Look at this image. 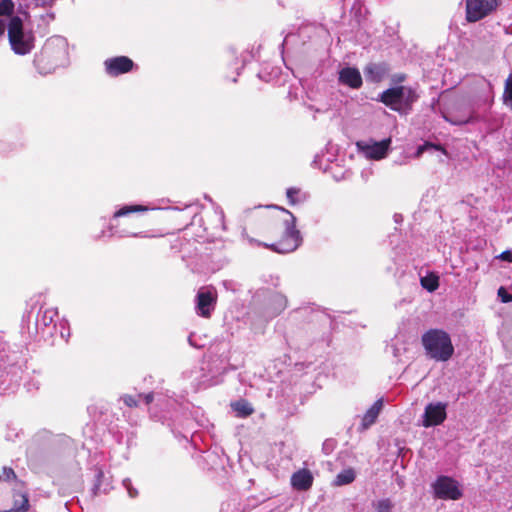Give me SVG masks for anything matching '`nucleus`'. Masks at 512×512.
I'll list each match as a JSON object with an SVG mask.
<instances>
[{
	"instance_id": "f257e3e1",
	"label": "nucleus",
	"mask_w": 512,
	"mask_h": 512,
	"mask_svg": "<svg viewBox=\"0 0 512 512\" xmlns=\"http://www.w3.org/2000/svg\"><path fill=\"white\" fill-rule=\"evenodd\" d=\"M68 43L62 36H53L46 40L39 54H36L33 63L39 73L46 74L56 67L67 62Z\"/></svg>"
},
{
	"instance_id": "f03ea898",
	"label": "nucleus",
	"mask_w": 512,
	"mask_h": 512,
	"mask_svg": "<svg viewBox=\"0 0 512 512\" xmlns=\"http://www.w3.org/2000/svg\"><path fill=\"white\" fill-rule=\"evenodd\" d=\"M421 342L428 358L437 362H446L454 354V346L450 335L441 329L426 331Z\"/></svg>"
},
{
	"instance_id": "7ed1b4c3",
	"label": "nucleus",
	"mask_w": 512,
	"mask_h": 512,
	"mask_svg": "<svg viewBox=\"0 0 512 512\" xmlns=\"http://www.w3.org/2000/svg\"><path fill=\"white\" fill-rule=\"evenodd\" d=\"M7 36L11 50L17 55H27L35 48V35L25 26L21 16H15L7 23Z\"/></svg>"
},
{
	"instance_id": "20e7f679",
	"label": "nucleus",
	"mask_w": 512,
	"mask_h": 512,
	"mask_svg": "<svg viewBox=\"0 0 512 512\" xmlns=\"http://www.w3.org/2000/svg\"><path fill=\"white\" fill-rule=\"evenodd\" d=\"M282 211L285 213V218L282 220L283 233L280 240L272 244H263V246L279 254H288L301 246L303 238L296 228V217L284 208Z\"/></svg>"
},
{
	"instance_id": "39448f33",
	"label": "nucleus",
	"mask_w": 512,
	"mask_h": 512,
	"mask_svg": "<svg viewBox=\"0 0 512 512\" xmlns=\"http://www.w3.org/2000/svg\"><path fill=\"white\" fill-rule=\"evenodd\" d=\"M418 98L416 89L408 86L392 87L379 95L382 103L400 114H408Z\"/></svg>"
},
{
	"instance_id": "423d86ee",
	"label": "nucleus",
	"mask_w": 512,
	"mask_h": 512,
	"mask_svg": "<svg viewBox=\"0 0 512 512\" xmlns=\"http://www.w3.org/2000/svg\"><path fill=\"white\" fill-rule=\"evenodd\" d=\"M58 315V312L54 308L38 307L37 303L31 305L30 309L24 315V322L27 324L29 334H40L44 333L46 328L53 323L54 318Z\"/></svg>"
},
{
	"instance_id": "0eeeda50",
	"label": "nucleus",
	"mask_w": 512,
	"mask_h": 512,
	"mask_svg": "<svg viewBox=\"0 0 512 512\" xmlns=\"http://www.w3.org/2000/svg\"><path fill=\"white\" fill-rule=\"evenodd\" d=\"M121 400L128 407H137L140 400H143L146 405L156 401V406L167 410L174 409L176 406V400L172 396L158 392H150L145 395L138 394L137 396L124 395L121 397Z\"/></svg>"
},
{
	"instance_id": "6e6552de",
	"label": "nucleus",
	"mask_w": 512,
	"mask_h": 512,
	"mask_svg": "<svg viewBox=\"0 0 512 512\" xmlns=\"http://www.w3.org/2000/svg\"><path fill=\"white\" fill-rule=\"evenodd\" d=\"M500 0H467L466 19L468 22H476L494 11Z\"/></svg>"
},
{
	"instance_id": "1a4fd4ad",
	"label": "nucleus",
	"mask_w": 512,
	"mask_h": 512,
	"mask_svg": "<svg viewBox=\"0 0 512 512\" xmlns=\"http://www.w3.org/2000/svg\"><path fill=\"white\" fill-rule=\"evenodd\" d=\"M434 494L439 499L458 500L462 496L458 482L449 476H439L432 484Z\"/></svg>"
},
{
	"instance_id": "9d476101",
	"label": "nucleus",
	"mask_w": 512,
	"mask_h": 512,
	"mask_svg": "<svg viewBox=\"0 0 512 512\" xmlns=\"http://www.w3.org/2000/svg\"><path fill=\"white\" fill-rule=\"evenodd\" d=\"M391 145V139L386 138L381 141H359L358 149L369 159L380 160L386 157Z\"/></svg>"
},
{
	"instance_id": "9b49d317",
	"label": "nucleus",
	"mask_w": 512,
	"mask_h": 512,
	"mask_svg": "<svg viewBox=\"0 0 512 512\" xmlns=\"http://www.w3.org/2000/svg\"><path fill=\"white\" fill-rule=\"evenodd\" d=\"M446 409L447 404L443 402L427 404L422 416V425L428 428L442 424L447 417Z\"/></svg>"
},
{
	"instance_id": "f8f14e48",
	"label": "nucleus",
	"mask_w": 512,
	"mask_h": 512,
	"mask_svg": "<svg viewBox=\"0 0 512 512\" xmlns=\"http://www.w3.org/2000/svg\"><path fill=\"white\" fill-rule=\"evenodd\" d=\"M216 295L209 288L199 289L195 299L197 315L209 318L216 305Z\"/></svg>"
},
{
	"instance_id": "ddd939ff",
	"label": "nucleus",
	"mask_w": 512,
	"mask_h": 512,
	"mask_svg": "<svg viewBox=\"0 0 512 512\" xmlns=\"http://www.w3.org/2000/svg\"><path fill=\"white\" fill-rule=\"evenodd\" d=\"M105 71L109 76L116 77L130 72L134 62L127 56H116L104 61Z\"/></svg>"
},
{
	"instance_id": "4468645a",
	"label": "nucleus",
	"mask_w": 512,
	"mask_h": 512,
	"mask_svg": "<svg viewBox=\"0 0 512 512\" xmlns=\"http://www.w3.org/2000/svg\"><path fill=\"white\" fill-rule=\"evenodd\" d=\"M338 80L341 84L352 89H359L362 86L360 71L355 67H344L339 71Z\"/></svg>"
},
{
	"instance_id": "2eb2a0df",
	"label": "nucleus",
	"mask_w": 512,
	"mask_h": 512,
	"mask_svg": "<svg viewBox=\"0 0 512 512\" xmlns=\"http://www.w3.org/2000/svg\"><path fill=\"white\" fill-rule=\"evenodd\" d=\"M94 483L91 489L93 496H98L101 494H107L111 489V481L108 477L105 476L102 468L95 466L94 469Z\"/></svg>"
},
{
	"instance_id": "dca6fc26",
	"label": "nucleus",
	"mask_w": 512,
	"mask_h": 512,
	"mask_svg": "<svg viewBox=\"0 0 512 512\" xmlns=\"http://www.w3.org/2000/svg\"><path fill=\"white\" fill-rule=\"evenodd\" d=\"M312 484L313 475L308 469H300L291 476V485L298 491H306Z\"/></svg>"
},
{
	"instance_id": "f3484780",
	"label": "nucleus",
	"mask_w": 512,
	"mask_h": 512,
	"mask_svg": "<svg viewBox=\"0 0 512 512\" xmlns=\"http://www.w3.org/2000/svg\"><path fill=\"white\" fill-rule=\"evenodd\" d=\"M287 307V298L280 293H273L269 298V305L266 308L265 315L268 318H274Z\"/></svg>"
},
{
	"instance_id": "a211bd4d",
	"label": "nucleus",
	"mask_w": 512,
	"mask_h": 512,
	"mask_svg": "<svg viewBox=\"0 0 512 512\" xmlns=\"http://www.w3.org/2000/svg\"><path fill=\"white\" fill-rule=\"evenodd\" d=\"M383 407V400L378 399L374 404L366 411L362 417L361 429L366 430L377 420L379 413Z\"/></svg>"
},
{
	"instance_id": "6ab92c4d",
	"label": "nucleus",
	"mask_w": 512,
	"mask_h": 512,
	"mask_svg": "<svg viewBox=\"0 0 512 512\" xmlns=\"http://www.w3.org/2000/svg\"><path fill=\"white\" fill-rule=\"evenodd\" d=\"M20 16L15 14V4L12 0H0V20L5 17L8 22L12 17Z\"/></svg>"
},
{
	"instance_id": "aec40b11",
	"label": "nucleus",
	"mask_w": 512,
	"mask_h": 512,
	"mask_svg": "<svg viewBox=\"0 0 512 512\" xmlns=\"http://www.w3.org/2000/svg\"><path fill=\"white\" fill-rule=\"evenodd\" d=\"M355 471L352 468L341 471L335 477L333 484L335 486H343L352 483L355 480Z\"/></svg>"
},
{
	"instance_id": "412c9836",
	"label": "nucleus",
	"mask_w": 512,
	"mask_h": 512,
	"mask_svg": "<svg viewBox=\"0 0 512 512\" xmlns=\"http://www.w3.org/2000/svg\"><path fill=\"white\" fill-rule=\"evenodd\" d=\"M149 208L147 206H144V205H125L123 206L122 208H120L119 210H117L114 214H113V218H119V217H123V216H127L131 213H134V212H146L148 211Z\"/></svg>"
},
{
	"instance_id": "4be33fe9",
	"label": "nucleus",
	"mask_w": 512,
	"mask_h": 512,
	"mask_svg": "<svg viewBox=\"0 0 512 512\" xmlns=\"http://www.w3.org/2000/svg\"><path fill=\"white\" fill-rule=\"evenodd\" d=\"M420 281L422 287L429 292H434L439 287V277L434 273L421 277Z\"/></svg>"
},
{
	"instance_id": "5701e85b",
	"label": "nucleus",
	"mask_w": 512,
	"mask_h": 512,
	"mask_svg": "<svg viewBox=\"0 0 512 512\" xmlns=\"http://www.w3.org/2000/svg\"><path fill=\"white\" fill-rule=\"evenodd\" d=\"M365 76L368 80L378 82L382 77V69L377 64H369L364 69Z\"/></svg>"
},
{
	"instance_id": "b1692460",
	"label": "nucleus",
	"mask_w": 512,
	"mask_h": 512,
	"mask_svg": "<svg viewBox=\"0 0 512 512\" xmlns=\"http://www.w3.org/2000/svg\"><path fill=\"white\" fill-rule=\"evenodd\" d=\"M232 408L237 413V415L240 417L249 416L253 412V408L245 400H240V401L233 403Z\"/></svg>"
},
{
	"instance_id": "393cba45",
	"label": "nucleus",
	"mask_w": 512,
	"mask_h": 512,
	"mask_svg": "<svg viewBox=\"0 0 512 512\" xmlns=\"http://www.w3.org/2000/svg\"><path fill=\"white\" fill-rule=\"evenodd\" d=\"M29 508V500L26 495H19L18 498L14 500V506L11 510L1 511V512H25Z\"/></svg>"
},
{
	"instance_id": "a878e982",
	"label": "nucleus",
	"mask_w": 512,
	"mask_h": 512,
	"mask_svg": "<svg viewBox=\"0 0 512 512\" xmlns=\"http://www.w3.org/2000/svg\"><path fill=\"white\" fill-rule=\"evenodd\" d=\"M300 194H301L300 189H297L294 187L288 188L286 191V196L291 205L300 203L304 200V197L301 198Z\"/></svg>"
},
{
	"instance_id": "bb28decb",
	"label": "nucleus",
	"mask_w": 512,
	"mask_h": 512,
	"mask_svg": "<svg viewBox=\"0 0 512 512\" xmlns=\"http://www.w3.org/2000/svg\"><path fill=\"white\" fill-rule=\"evenodd\" d=\"M430 149L440 150L443 153H445V150L441 146L426 142L423 145L418 146L415 156L420 157L425 151L430 150Z\"/></svg>"
},
{
	"instance_id": "cd10ccee",
	"label": "nucleus",
	"mask_w": 512,
	"mask_h": 512,
	"mask_svg": "<svg viewBox=\"0 0 512 512\" xmlns=\"http://www.w3.org/2000/svg\"><path fill=\"white\" fill-rule=\"evenodd\" d=\"M376 512H392V503L389 499L379 500L375 504Z\"/></svg>"
},
{
	"instance_id": "c85d7f7f",
	"label": "nucleus",
	"mask_w": 512,
	"mask_h": 512,
	"mask_svg": "<svg viewBox=\"0 0 512 512\" xmlns=\"http://www.w3.org/2000/svg\"><path fill=\"white\" fill-rule=\"evenodd\" d=\"M123 487L127 490L128 495L131 498H136L138 496V490L133 487L132 482L129 478H125L122 481Z\"/></svg>"
},
{
	"instance_id": "c756f323",
	"label": "nucleus",
	"mask_w": 512,
	"mask_h": 512,
	"mask_svg": "<svg viewBox=\"0 0 512 512\" xmlns=\"http://www.w3.org/2000/svg\"><path fill=\"white\" fill-rule=\"evenodd\" d=\"M123 487L127 490L128 495L131 498H136L138 496V490L133 487L132 482L129 478H125L122 481Z\"/></svg>"
},
{
	"instance_id": "7c9ffc66",
	"label": "nucleus",
	"mask_w": 512,
	"mask_h": 512,
	"mask_svg": "<svg viewBox=\"0 0 512 512\" xmlns=\"http://www.w3.org/2000/svg\"><path fill=\"white\" fill-rule=\"evenodd\" d=\"M109 230L111 232L110 236L117 235L118 237H127V236L143 237V235L141 233L127 234L124 231H117V230H115V227L112 224L109 226Z\"/></svg>"
},
{
	"instance_id": "2f4dec72",
	"label": "nucleus",
	"mask_w": 512,
	"mask_h": 512,
	"mask_svg": "<svg viewBox=\"0 0 512 512\" xmlns=\"http://www.w3.org/2000/svg\"><path fill=\"white\" fill-rule=\"evenodd\" d=\"M505 97L512 99V73L508 76L505 83Z\"/></svg>"
},
{
	"instance_id": "473e14b6",
	"label": "nucleus",
	"mask_w": 512,
	"mask_h": 512,
	"mask_svg": "<svg viewBox=\"0 0 512 512\" xmlns=\"http://www.w3.org/2000/svg\"><path fill=\"white\" fill-rule=\"evenodd\" d=\"M496 258L500 259L502 261L512 263V250H505L501 254H499Z\"/></svg>"
},
{
	"instance_id": "72a5a7b5",
	"label": "nucleus",
	"mask_w": 512,
	"mask_h": 512,
	"mask_svg": "<svg viewBox=\"0 0 512 512\" xmlns=\"http://www.w3.org/2000/svg\"><path fill=\"white\" fill-rule=\"evenodd\" d=\"M498 295L501 297V300L504 303L512 301V296L508 294L503 287L499 288Z\"/></svg>"
},
{
	"instance_id": "f704fd0d",
	"label": "nucleus",
	"mask_w": 512,
	"mask_h": 512,
	"mask_svg": "<svg viewBox=\"0 0 512 512\" xmlns=\"http://www.w3.org/2000/svg\"><path fill=\"white\" fill-rule=\"evenodd\" d=\"M3 476L8 481L16 478V474H15L14 470L9 467L3 468Z\"/></svg>"
},
{
	"instance_id": "c9c22d12",
	"label": "nucleus",
	"mask_w": 512,
	"mask_h": 512,
	"mask_svg": "<svg viewBox=\"0 0 512 512\" xmlns=\"http://www.w3.org/2000/svg\"><path fill=\"white\" fill-rule=\"evenodd\" d=\"M55 0H32V2L39 7H49Z\"/></svg>"
},
{
	"instance_id": "e433bc0d",
	"label": "nucleus",
	"mask_w": 512,
	"mask_h": 512,
	"mask_svg": "<svg viewBox=\"0 0 512 512\" xmlns=\"http://www.w3.org/2000/svg\"><path fill=\"white\" fill-rule=\"evenodd\" d=\"M446 119L455 125H464V124L470 123L472 121L471 117H468L466 119H453V118H446Z\"/></svg>"
},
{
	"instance_id": "4c0bfd02",
	"label": "nucleus",
	"mask_w": 512,
	"mask_h": 512,
	"mask_svg": "<svg viewBox=\"0 0 512 512\" xmlns=\"http://www.w3.org/2000/svg\"><path fill=\"white\" fill-rule=\"evenodd\" d=\"M6 30H7L6 20H0V43L4 41Z\"/></svg>"
},
{
	"instance_id": "58836bf2",
	"label": "nucleus",
	"mask_w": 512,
	"mask_h": 512,
	"mask_svg": "<svg viewBox=\"0 0 512 512\" xmlns=\"http://www.w3.org/2000/svg\"><path fill=\"white\" fill-rule=\"evenodd\" d=\"M223 286L225 287V289L227 290H232L233 292H236L237 291V288H236V283H234L233 281L231 280H226L223 282Z\"/></svg>"
},
{
	"instance_id": "ea45409f",
	"label": "nucleus",
	"mask_w": 512,
	"mask_h": 512,
	"mask_svg": "<svg viewBox=\"0 0 512 512\" xmlns=\"http://www.w3.org/2000/svg\"><path fill=\"white\" fill-rule=\"evenodd\" d=\"M69 335H70L69 332H67V334H66V332L61 331L62 338L68 337Z\"/></svg>"
},
{
	"instance_id": "a19ab883",
	"label": "nucleus",
	"mask_w": 512,
	"mask_h": 512,
	"mask_svg": "<svg viewBox=\"0 0 512 512\" xmlns=\"http://www.w3.org/2000/svg\"><path fill=\"white\" fill-rule=\"evenodd\" d=\"M393 354L395 357H397V354H398V349L393 347Z\"/></svg>"
},
{
	"instance_id": "79ce46f5",
	"label": "nucleus",
	"mask_w": 512,
	"mask_h": 512,
	"mask_svg": "<svg viewBox=\"0 0 512 512\" xmlns=\"http://www.w3.org/2000/svg\"><path fill=\"white\" fill-rule=\"evenodd\" d=\"M509 145H511V146H512V131H511V136H510V138H509Z\"/></svg>"
},
{
	"instance_id": "37998d69",
	"label": "nucleus",
	"mask_w": 512,
	"mask_h": 512,
	"mask_svg": "<svg viewBox=\"0 0 512 512\" xmlns=\"http://www.w3.org/2000/svg\"><path fill=\"white\" fill-rule=\"evenodd\" d=\"M395 221L399 222V216L398 215H395Z\"/></svg>"
},
{
	"instance_id": "c03bdc74",
	"label": "nucleus",
	"mask_w": 512,
	"mask_h": 512,
	"mask_svg": "<svg viewBox=\"0 0 512 512\" xmlns=\"http://www.w3.org/2000/svg\"><path fill=\"white\" fill-rule=\"evenodd\" d=\"M104 235H105V232H104V231H102V232H101V235H99V238H100V237H104Z\"/></svg>"
}]
</instances>
